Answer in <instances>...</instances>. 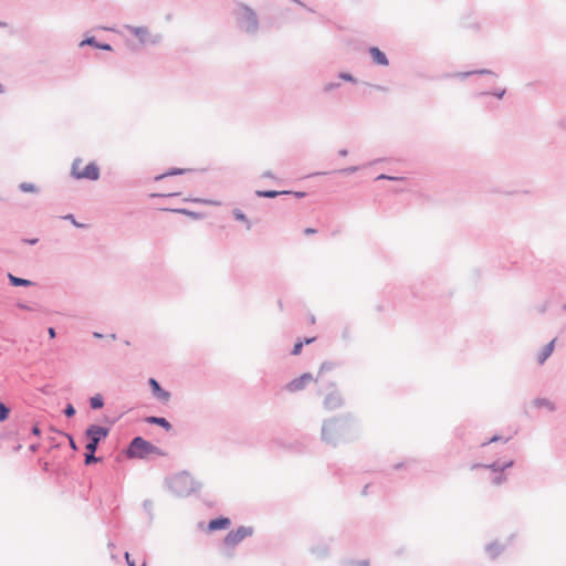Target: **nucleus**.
Segmentation results:
<instances>
[{
  "label": "nucleus",
  "instance_id": "obj_1",
  "mask_svg": "<svg viewBox=\"0 0 566 566\" xmlns=\"http://www.w3.org/2000/svg\"><path fill=\"white\" fill-rule=\"evenodd\" d=\"M150 454H161V452L156 446L146 441L142 437L134 438L126 451V455L130 459H143Z\"/></svg>",
  "mask_w": 566,
  "mask_h": 566
},
{
  "label": "nucleus",
  "instance_id": "obj_2",
  "mask_svg": "<svg viewBox=\"0 0 566 566\" xmlns=\"http://www.w3.org/2000/svg\"><path fill=\"white\" fill-rule=\"evenodd\" d=\"M72 174L78 179L97 180L99 169L94 163H85L83 159H76L72 166Z\"/></svg>",
  "mask_w": 566,
  "mask_h": 566
},
{
  "label": "nucleus",
  "instance_id": "obj_3",
  "mask_svg": "<svg viewBox=\"0 0 566 566\" xmlns=\"http://www.w3.org/2000/svg\"><path fill=\"white\" fill-rule=\"evenodd\" d=\"M252 527L240 526L226 535L223 538V545L228 551H233L244 538L252 536Z\"/></svg>",
  "mask_w": 566,
  "mask_h": 566
},
{
  "label": "nucleus",
  "instance_id": "obj_4",
  "mask_svg": "<svg viewBox=\"0 0 566 566\" xmlns=\"http://www.w3.org/2000/svg\"><path fill=\"white\" fill-rule=\"evenodd\" d=\"M316 379L310 373H305L300 377L291 380L286 386V390L290 392H297L305 389L310 384L314 382Z\"/></svg>",
  "mask_w": 566,
  "mask_h": 566
},
{
  "label": "nucleus",
  "instance_id": "obj_5",
  "mask_svg": "<svg viewBox=\"0 0 566 566\" xmlns=\"http://www.w3.org/2000/svg\"><path fill=\"white\" fill-rule=\"evenodd\" d=\"M128 31L134 34L142 43H155L156 38H153L148 28L146 27H127Z\"/></svg>",
  "mask_w": 566,
  "mask_h": 566
},
{
  "label": "nucleus",
  "instance_id": "obj_6",
  "mask_svg": "<svg viewBox=\"0 0 566 566\" xmlns=\"http://www.w3.org/2000/svg\"><path fill=\"white\" fill-rule=\"evenodd\" d=\"M87 440H92L98 444V442L105 439L108 434V429L101 426H91L86 430Z\"/></svg>",
  "mask_w": 566,
  "mask_h": 566
},
{
  "label": "nucleus",
  "instance_id": "obj_7",
  "mask_svg": "<svg viewBox=\"0 0 566 566\" xmlns=\"http://www.w3.org/2000/svg\"><path fill=\"white\" fill-rule=\"evenodd\" d=\"M239 19L245 22V29L251 30L256 25V19L254 12L248 7H241L238 10Z\"/></svg>",
  "mask_w": 566,
  "mask_h": 566
},
{
  "label": "nucleus",
  "instance_id": "obj_8",
  "mask_svg": "<svg viewBox=\"0 0 566 566\" xmlns=\"http://www.w3.org/2000/svg\"><path fill=\"white\" fill-rule=\"evenodd\" d=\"M151 390H153V394L154 396L163 401V402H167L170 398V395L168 391L161 389V387L159 386L158 381L154 378H150L149 381H148Z\"/></svg>",
  "mask_w": 566,
  "mask_h": 566
},
{
  "label": "nucleus",
  "instance_id": "obj_9",
  "mask_svg": "<svg viewBox=\"0 0 566 566\" xmlns=\"http://www.w3.org/2000/svg\"><path fill=\"white\" fill-rule=\"evenodd\" d=\"M230 524L231 521L228 517L214 518L208 523V531L214 532L219 530H227L230 526Z\"/></svg>",
  "mask_w": 566,
  "mask_h": 566
},
{
  "label": "nucleus",
  "instance_id": "obj_10",
  "mask_svg": "<svg viewBox=\"0 0 566 566\" xmlns=\"http://www.w3.org/2000/svg\"><path fill=\"white\" fill-rule=\"evenodd\" d=\"M369 52H370V55L375 63H377L379 65L388 64V60H387L385 53L381 52L378 48H375V46L370 48Z\"/></svg>",
  "mask_w": 566,
  "mask_h": 566
},
{
  "label": "nucleus",
  "instance_id": "obj_11",
  "mask_svg": "<svg viewBox=\"0 0 566 566\" xmlns=\"http://www.w3.org/2000/svg\"><path fill=\"white\" fill-rule=\"evenodd\" d=\"M554 346H555V339H553L551 343H548L543 348V350L541 352V354L537 357V360L539 364H544L545 360L552 355V353L554 352Z\"/></svg>",
  "mask_w": 566,
  "mask_h": 566
},
{
  "label": "nucleus",
  "instance_id": "obj_12",
  "mask_svg": "<svg viewBox=\"0 0 566 566\" xmlns=\"http://www.w3.org/2000/svg\"><path fill=\"white\" fill-rule=\"evenodd\" d=\"M511 465H512V461H510L509 463H506V464H504L502 467H499V468H495V465L489 467L491 472L495 474V476H494V483L495 484H500L504 480V476H503L501 471H503L504 468H507V467H511Z\"/></svg>",
  "mask_w": 566,
  "mask_h": 566
},
{
  "label": "nucleus",
  "instance_id": "obj_13",
  "mask_svg": "<svg viewBox=\"0 0 566 566\" xmlns=\"http://www.w3.org/2000/svg\"><path fill=\"white\" fill-rule=\"evenodd\" d=\"M146 421L149 423L158 424V426L163 427L164 429H166L167 431H169L171 429V424L165 418L148 417L146 419Z\"/></svg>",
  "mask_w": 566,
  "mask_h": 566
},
{
  "label": "nucleus",
  "instance_id": "obj_14",
  "mask_svg": "<svg viewBox=\"0 0 566 566\" xmlns=\"http://www.w3.org/2000/svg\"><path fill=\"white\" fill-rule=\"evenodd\" d=\"M85 44L93 45V46H96L98 49L106 50V51H111L112 50V46L109 44L96 43L94 38H90V39H86V40L82 41L80 45L83 46Z\"/></svg>",
  "mask_w": 566,
  "mask_h": 566
},
{
  "label": "nucleus",
  "instance_id": "obj_15",
  "mask_svg": "<svg viewBox=\"0 0 566 566\" xmlns=\"http://www.w3.org/2000/svg\"><path fill=\"white\" fill-rule=\"evenodd\" d=\"M9 280L12 285L14 286H29L31 285V282L24 279H20L17 276H13L12 274H9Z\"/></svg>",
  "mask_w": 566,
  "mask_h": 566
},
{
  "label": "nucleus",
  "instance_id": "obj_16",
  "mask_svg": "<svg viewBox=\"0 0 566 566\" xmlns=\"http://www.w3.org/2000/svg\"><path fill=\"white\" fill-rule=\"evenodd\" d=\"M314 340H315V337L306 338L304 342H297V343L294 345V347H293L292 354H293V355H295V356H296V355H300V354H301V352H302L303 345H304V344H310V343H312V342H314Z\"/></svg>",
  "mask_w": 566,
  "mask_h": 566
},
{
  "label": "nucleus",
  "instance_id": "obj_17",
  "mask_svg": "<svg viewBox=\"0 0 566 566\" xmlns=\"http://www.w3.org/2000/svg\"><path fill=\"white\" fill-rule=\"evenodd\" d=\"M90 405L93 409H99L103 407V398L101 395H96L90 399Z\"/></svg>",
  "mask_w": 566,
  "mask_h": 566
},
{
  "label": "nucleus",
  "instance_id": "obj_18",
  "mask_svg": "<svg viewBox=\"0 0 566 566\" xmlns=\"http://www.w3.org/2000/svg\"><path fill=\"white\" fill-rule=\"evenodd\" d=\"M233 216H234L235 220H238V221H242V222H245V223H247V226H248V229H250V228H251L250 222L248 221V219H247L245 214H244L241 210L235 209V210L233 211Z\"/></svg>",
  "mask_w": 566,
  "mask_h": 566
},
{
  "label": "nucleus",
  "instance_id": "obj_19",
  "mask_svg": "<svg viewBox=\"0 0 566 566\" xmlns=\"http://www.w3.org/2000/svg\"><path fill=\"white\" fill-rule=\"evenodd\" d=\"M9 408L4 403L0 402V421L7 420L9 417Z\"/></svg>",
  "mask_w": 566,
  "mask_h": 566
},
{
  "label": "nucleus",
  "instance_id": "obj_20",
  "mask_svg": "<svg viewBox=\"0 0 566 566\" xmlns=\"http://www.w3.org/2000/svg\"><path fill=\"white\" fill-rule=\"evenodd\" d=\"M280 192L279 191H274V190H269V191H256V195L259 197H264V198H274L279 195Z\"/></svg>",
  "mask_w": 566,
  "mask_h": 566
},
{
  "label": "nucleus",
  "instance_id": "obj_21",
  "mask_svg": "<svg viewBox=\"0 0 566 566\" xmlns=\"http://www.w3.org/2000/svg\"><path fill=\"white\" fill-rule=\"evenodd\" d=\"M125 559H126L128 566H137V563L134 559H132L129 553L125 554ZM140 566H147L145 559L142 560Z\"/></svg>",
  "mask_w": 566,
  "mask_h": 566
},
{
  "label": "nucleus",
  "instance_id": "obj_22",
  "mask_svg": "<svg viewBox=\"0 0 566 566\" xmlns=\"http://www.w3.org/2000/svg\"><path fill=\"white\" fill-rule=\"evenodd\" d=\"M20 188L22 191L24 192H33L36 190L35 186L32 185V184H27V182H23L20 185Z\"/></svg>",
  "mask_w": 566,
  "mask_h": 566
},
{
  "label": "nucleus",
  "instance_id": "obj_23",
  "mask_svg": "<svg viewBox=\"0 0 566 566\" xmlns=\"http://www.w3.org/2000/svg\"><path fill=\"white\" fill-rule=\"evenodd\" d=\"M98 459L94 457V452H86L85 453V463L91 464L93 462H97Z\"/></svg>",
  "mask_w": 566,
  "mask_h": 566
},
{
  "label": "nucleus",
  "instance_id": "obj_24",
  "mask_svg": "<svg viewBox=\"0 0 566 566\" xmlns=\"http://www.w3.org/2000/svg\"><path fill=\"white\" fill-rule=\"evenodd\" d=\"M97 446L98 444L96 442H94L92 440H88L87 443H86V447H85L86 452H95L96 449H97Z\"/></svg>",
  "mask_w": 566,
  "mask_h": 566
},
{
  "label": "nucleus",
  "instance_id": "obj_25",
  "mask_svg": "<svg viewBox=\"0 0 566 566\" xmlns=\"http://www.w3.org/2000/svg\"><path fill=\"white\" fill-rule=\"evenodd\" d=\"M335 423L334 422H328V423H325L324 428H323V436L324 438L327 440V430L328 429H335Z\"/></svg>",
  "mask_w": 566,
  "mask_h": 566
},
{
  "label": "nucleus",
  "instance_id": "obj_26",
  "mask_svg": "<svg viewBox=\"0 0 566 566\" xmlns=\"http://www.w3.org/2000/svg\"><path fill=\"white\" fill-rule=\"evenodd\" d=\"M75 413V409L73 408V406L69 405L65 409V415L67 417H72L73 415Z\"/></svg>",
  "mask_w": 566,
  "mask_h": 566
},
{
  "label": "nucleus",
  "instance_id": "obj_27",
  "mask_svg": "<svg viewBox=\"0 0 566 566\" xmlns=\"http://www.w3.org/2000/svg\"><path fill=\"white\" fill-rule=\"evenodd\" d=\"M340 78L345 80V81H349V82H353L354 78L350 74H347V73H342L340 74Z\"/></svg>",
  "mask_w": 566,
  "mask_h": 566
},
{
  "label": "nucleus",
  "instance_id": "obj_28",
  "mask_svg": "<svg viewBox=\"0 0 566 566\" xmlns=\"http://www.w3.org/2000/svg\"><path fill=\"white\" fill-rule=\"evenodd\" d=\"M180 195L179 191H169V192H165V193H159L158 196H178Z\"/></svg>",
  "mask_w": 566,
  "mask_h": 566
},
{
  "label": "nucleus",
  "instance_id": "obj_29",
  "mask_svg": "<svg viewBox=\"0 0 566 566\" xmlns=\"http://www.w3.org/2000/svg\"><path fill=\"white\" fill-rule=\"evenodd\" d=\"M304 232H305V234H314V233H316V230H315V229H313V228H306V229L304 230Z\"/></svg>",
  "mask_w": 566,
  "mask_h": 566
},
{
  "label": "nucleus",
  "instance_id": "obj_30",
  "mask_svg": "<svg viewBox=\"0 0 566 566\" xmlns=\"http://www.w3.org/2000/svg\"><path fill=\"white\" fill-rule=\"evenodd\" d=\"M356 170H357L356 167H350V168L344 169L343 172L352 174V172H355Z\"/></svg>",
  "mask_w": 566,
  "mask_h": 566
},
{
  "label": "nucleus",
  "instance_id": "obj_31",
  "mask_svg": "<svg viewBox=\"0 0 566 566\" xmlns=\"http://www.w3.org/2000/svg\"><path fill=\"white\" fill-rule=\"evenodd\" d=\"M32 432H33V434H35V436H40V429H39V427H38V426H34V427H33V429H32Z\"/></svg>",
  "mask_w": 566,
  "mask_h": 566
},
{
  "label": "nucleus",
  "instance_id": "obj_32",
  "mask_svg": "<svg viewBox=\"0 0 566 566\" xmlns=\"http://www.w3.org/2000/svg\"><path fill=\"white\" fill-rule=\"evenodd\" d=\"M49 335H50V337H51V338H54V337H55V331H54V328H52V327H50V328H49Z\"/></svg>",
  "mask_w": 566,
  "mask_h": 566
},
{
  "label": "nucleus",
  "instance_id": "obj_33",
  "mask_svg": "<svg viewBox=\"0 0 566 566\" xmlns=\"http://www.w3.org/2000/svg\"><path fill=\"white\" fill-rule=\"evenodd\" d=\"M377 179H390V180H392V179H395V178H394V177L386 176V175H380V176H378V178H377Z\"/></svg>",
  "mask_w": 566,
  "mask_h": 566
},
{
  "label": "nucleus",
  "instance_id": "obj_34",
  "mask_svg": "<svg viewBox=\"0 0 566 566\" xmlns=\"http://www.w3.org/2000/svg\"><path fill=\"white\" fill-rule=\"evenodd\" d=\"M500 439H501L500 437L494 436L490 439V442H495V441H499Z\"/></svg>",
  "mask_w": 566,
  "mask_h": 566
},
{
  "label": "nucleus",
  "instance_id": "obj_35",
  "mask_svg": "<svg viewBox=\"0 0 566 566\" xmlns=\"http://www.w3.org/2000/svg\"><path fill=\"white\" fill-rule=\"evenodd\" d=\"M334 400H335V401H337V399H336V398L327 399V400H326V405H331Z\"/></svg>",
  "mask_w": 566,
  "mask_h": 566
},
{
  "label": "nucleus",
  "instance_id": "obj_36",
  "mask_svg": "<svg viewBox=\"0 0 566 566\" xmlns=\"http://www.w3.org/2000/svg\"><path fill=\"white\" fill-rule=\"evenodd\" d=\"M335 86H336V85H334V84H328V85L326 86V91H329V90L334 88Z\"/></svg>",
  "mask_w": 566,
  "mask_h": 566
},
{
  "label": "nucleus",
  "instance_id": "obj_37",
  "mask_svg": "<svg viewBox=\"0 0 566 566\" xmlns=\"http://www.w3.org/2000/svg\"><path fill=\"white\" fill-rule=\"evenodd\" d=\"M36 242H38V239H31V240L28 241V243H30V244H34Z\"/></svg>",
  "mask_w": 566,
  "mask_h": 566
},
{
  "label": "nucleus",
  "instance_id": "obj_38",
  "mask_svg": "<svg viewBox=\"0 0 566 566\" xmlns=\"http://www.w3.org/2000/svg\"><path fill=\"white\" fill-rule=\"evenodd\" d=\"M94 337H96V338H101V337H102V335H101L99 333H94Z\"/></svg>",
  "mask_w": 566,
  "mask_h": 566
},
{
  "label": "nucleus",
  "instance_id": "obj_39",
  "mask_svg": "<svg viewBox=\"0 0 566 566\" xmlns=\"http://www.w3.org/2000/svg\"><path fill=\"white\" fill-rule=\"evenodd\" d=\"M177 211H178V212H181V213H188V211H187V210H184V209H181V210H177Z\"/></svg>",
  "mask_w": 566,
  "mask_h": 566
},
{
  "label": "nucleus",
  "instance_id": "obj_40",
  "mask_svg": "<svg viewBox=\"0 0 566 566\" xmlns=\"http://www.w3.org/2000/svg\"><path fill=\"white\" fill-rule=\"evenodd\" d=\"M7 27V23L0 21V28Z\"/></svg>",
  "mask_w": 566,
  "mask_h": 566
},
{
  "label": "nucleus",
  "instance_id": "obj_41",
  "mask_svg": "<svg viewBox=\"0 0 566 566\" xmlns=\"http://www.w3.org/2000/svg\"><path fill=\"white\" fill-rule=\"evenodd\" d=\"M340 154H342L343 156H345V155H347V151H346V150H342V151H340Z\"/></svg>",
  "mask_w": 566,
  "mask_h": 566
},
{
  "label": "nucleus",
  "instance_id": "obj_42",
  "mask_svg": "<svg viewBox=\"0 0 566 566\" xmlns=\"http://www.w3.org/2000/svg\"><path fill=\"white\" fill-rule=\"evenodd\" d=\"M2 92V86L0 85V93Z\"/></svg>",
  "mask_w": 566,
  "mask_h": 566
}]
</instances>
